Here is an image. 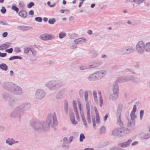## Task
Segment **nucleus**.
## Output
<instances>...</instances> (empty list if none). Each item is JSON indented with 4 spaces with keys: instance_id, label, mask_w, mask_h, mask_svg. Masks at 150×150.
I'll return each mask as SVG.
<instances>
[{
    "instance_id": "20e7f679",
    "label": "nucleus",
    "mask_w": 150,
    "mask_h": 150,
    "mask_svg": "<svg viewBox=\"0 0 150 150\" xmlns=\"http://www.w3.org/2000/svg\"><path fill=\"white\" fill-rule=\"evenodd\" d=\"M135 50L139 54H144L146 52L144 42L142 40L138 41L136 45Z\"/></svg>"
},
{
    "instance_id": "c756f323",
    "label": "nucleus",
    "mask_w": 150,
    "mask_h": 150,
    "mask_svg": "<svg viewBox=\"0 0 150 150\" xmlns=\"http://www.w3.org/2000/svg\"><path fill=\"white\" fill-rule=\"evenodd\" d=\"M100 64L98 63H95L93 64L90 65H87V69H91L93 68H95L99 66L100 65Z\"/></svg>"
},
{
    "instance_id": "ddd939ff",
    "label": "nucleus",
    "mask_w": 150,
    "mask_h": 150,
    "mask_svg": "<svg viewBox=\"0 0 150 150\" xmlns=\"http://www.w3.org/2000/svg\"><path fill=\"white\" fill-rule=\"evenodd\" d=\"M57 85V83L54 81H50L47 82L45 84V86L50 90L56 87Z\"/></svg>"
},
{
    "instance_id": "f257e3e1",
    "label": "nucleus",
    "mask_w": 150,
    "mask_h": 150,
    "mask_svg": "<svg viewBox=\"0 0 150 150\" xmlns=\"http://www.w3.org/2000/svg\"><path fill=\"white\" fill-rule=\"evenodd\" d=\"M57 125V118L54 112L49 113L45 121L33 122L31 124L33 129L39 132L46 131L49 129L50 127H54Z\"/></svg>"
},
{
    "instance_id": "a18cd8bd",
    "label": "nucleus",
    "mask_w": 150,
    "mask_h": 150,
    "mask_svg": "<svg viewBox=\"0 0 150 150\" xmlns=\"http://www.w3.org/2000/svg\"><path fill=\"white\" fill-rule=\"evenodd\" d=\"M70 120L72 124L74 125H76L78 124V122L75 120V118L70 119Z\"/></svg>"
},
{
    "instance_id": "a211bd4d",
    "label": "nucleus",
    "mask_w": 150,
    "mask_h": 150,
    "mask_svg": "<svg viewBox=\"0 0 150 150\" xmlns=\"http://www.w3.org/2000/svg\"><path fill=\"white\" fill-rule=\"evenodd\" d=\"M120 128L114 129L112 130L111 134L114 136H120Z\"/></svg>"
},
{
    "instance_id": "6e6d98bb",
    "label": "nucleus",
    "mask_w": 150,
    "mask_h": 150,
    "mask_svg": "<svg viewBox=\"0 0 150 150\" xmlns=\"http://www.w3.org/2000/svg\"><path fill=\"white\" fill-rule=\"evenodd\" d=\"M11 8L12 10H14L16 11V13H18V8L16 7L15 6H13Z\"/></svg>"
},
{
    "instance_id": "0e129e2a",
    "label": "nucleus",
    "mask_w": 150,
    "mask_h": 150,
    "mask_svg": "<svg viewBox=\"0 0 150 150\" xmlns=\"http://www.w3.org/2000/svg\"><path fill=\"white\" fill-rule=\"evenodd\" d=\"M6 55V53H2L0 52V57H5Z\"/></svg>"
},
{
    "instance_id": "2eb2a0df",
    "label": "nucleus",
    "mask_w": 150,
    "mask_h": 150,
    "mask_svg": "<svg viewBox=\"0 0 150 150\" xmlns=\"http://www.w3.org/2000/svg\"><path fill=\"white\" fill-rule=\"evenodd\" d=\"M30 103H25L18 106L22 112L23 110H27L30 108Z\"/></svg>"
},
{
    "instance_id": "de8ad7c7",
    "label": "nucleus",
    "mask_w": 150,
    "mask_h": 150,
    "mask_svg": "<svg viewBox=\"0 0 150 150\" xmlns=\"http://www.w3.org/2000/svg\"><path fill=\"white\" fill-rule=\"evenodd\" d=\"M14 51L17 53H20L21 51L20 48L18 47H15L14 49Z\"/></svg>"
},
{
    "instance_id": "13d9d810",
    "label": "nucleus",
    "mask_w": 150,
    "mask_h": 150,
    "mask_svg": "<svg viewBox=\"0 0 150 150\" xmlns=\"http://www.w3.org/2000/svg\"><path fill=\"white\" fill-rule=\"evenodd\" d=\"M92 121L93 123V127L94 129L96 128V125L95 123V120L94 118L92 119Z\"/></svg>"
},
{
    "instance_id": "f03ea898",
    "label": "nucleus",
    "mask_w": 150,
    "mask_h": 150,
    "mask_svg": "<svg viewBox=\"0 0 150 150\" xmlns=\"http://www.w3.org/2000/svg\"><path fill=\"white\" fill-rule=\"evenodd\" d=\"M135 127V123L134 122L128 121L127 128L121 127L120 128V136H125L129 134Z\"/></svg>"
},
{
    "instance_id": "aec40b11",
    "label": "nucleus",
    "mask_w": 150,
    "mask_h": 150,
    "mask_svg": "<svg viewBox=\"0 0 150 150\" xmlns=\"http://www.w3.org/2000/svg\"><path fill=\"white\" fill-rule=\"evenodd\" d=\"M86 38H80L74 40V42L76 44H82L86 42Z\"/></svg>"
},
{
    "instance_id": "4be33fe9",
    "label": "nucleus",
    "mask_w": 150,
    "mask_h": 150,
    "mask_svg": "<svg viewBox=\"0 0 150 150\" xmlns=\"http://www.w3.org/2000/svg\"><path fill=\"white\" fill-rule=\"evenodd\" d=\"M6 142L9 145H12L13 144L18 143V142L17 141H15L12 138H8L6 141Z\"/></svg>"
},
{
    "instance_id": "4468645a",
    "label": "nucleus",
    "mask_w": 150,
    "mask_h": 150,
    "mask_svg": "<svg viewBox=\"0 0 150 150\" xmlns=\"http://www.w3.org/2000/svg\"><path fill=\"white\" fill-rule=\"evenodd\" d=\"M97 79H101L105 76L106 71L105 70H101L95 72Z\"/></svg>"
},
{
    "instance_id": "cd10ccee",
    "label": "nucleus",
    "mask_w": 150,
    "mask_h": 150,
    "mask_svg": "<svg viewBox=\"0 0 150 150\" xmlns=\"http://www.w3.org/2000/svg\"><path fill=\"white\" fill-rule=\"evenodd\" d=\"M64 95L63 91H61L58 93L56 95V97L57 99H59L61 98Z\"/></svg>"
},
{
    "instance_id": "5fc2aeb1",
    "label": "nucleus",
    "mask_w": 150,
    "mask_h": 150,
    "mask_svg": "<svg viewBox=\"0 0 150 150\" xmlns=\"http://www.w3.org/2000/svg\"><path fill=\"white\" fill-rule=\"evenodd\" d=\"M121 117H120V118H118L117 123V124H119L120 126H121L122 125L123 123L121 120Z\"/></svg>"
},
{
    "instance_id": "864d4df0",
    "label": "nucleus",
    "mask_w": 150,
    "mask_h": 150,
    "mask_svg": "<svg viewBox=\"0 0 150 150\" xmlns=\"http://www.w3.org/2000/svg\"><path fill=\"white\" fill-rule=\"evenodd\" d=\"M35 20L37 22H41L42 21V18L40 17H36L35 18Z\"/></svg>"
},
{
    "instance_id": "a878e982",
    "label": "nucleus",
    "mask_w": 150,
    "mask_h": 150,
    "mask_svg": "<svg viewBox=\"0 0 150 150\" xmlns=\"http://www.w3.org/2000/svg\"><path fill=\"white\" fill-rule=\"evenodd\" d=\"M145 52H150V41L145 43Z\"/></svg>"
},
{
    "instance_id": "09e8293b",
    "label": "nucleus",
    "mask_w": 150,
    "mask_h": 150,
    "mask_svg": "<svg viewBox=\"0 0 150 150\" xmlns=\"http://www.w3.org/2000/svg\"><path fill=\"white\" fill-rule=\"evenodd\" d=\"M74 112H75V114L76 115V118L77 120L78 121L80 120V117H79V115L78 112V110H74Z\"/></svg>"
},
{
    "instance_id": "ea45409f",
    "label": "nucleus",
    "mask_w": 150,
    "mask_h": 150,
    "mask_svg": "<svg viewBox=\"0 0 150 150\" xmlns=\"http://www.w3.org/2000/svg\"><path fill=\"white\" fill-rule=\"evenodd\" d=\"M144 0H134V3L137 4L142 3Z\"/></svg>"
},
{
    "instance_id": "9d476101",
    "label": "nucleus",
    "mask_w": 150,
    "mask_h": 150,
    "mask_svg": "<svg viewBox=\"0 0 150 150\" xmlns=\"http://www.w3.org/2000/svg\"><path fill=\"white\" fill-rule=\"evenodd\" d=\"M79 108V109L80 111V114L81 115V118L82 119L84 125L85 127L87 128L88 127L87 124V122H86V119L85 118V116H84L83 112L82 111V109L81 107V103L79 102L78 103Z\"/></svg>"
},
{
    "instance_id": "6ab92c4d",
    "label": "nucleus",
    "mask_w": 150,
    "mask_h": 150,
    "mask_svg": "<svg viewBox=\"0 0 150 150\" xmlns=\"http://www.w3.org/2000/svg\"><path fill=\"white\" fill-rule=\"evenodd\" d=\"M137 110V107L135 105H134L133 106V107L132 110L130 114V116L132 120H134L135 119L137 116L135 115V112Z\"/></svg>"
},
{
    "instance_id": "052dcab7",
    "label": "nucleus",
    "mask_w": 150,
    "mask_h": 150,
    "mask_svg": "<svg viewBox=\"0 0 150 150\" xmlns=\"http://www.w3.org/2000/svg\"><path fill=\"white\" fill-rule=\"evenodd\" d=\"M13 49L12 48H10L7 50H6L5 51L8 53H11L13 51Z\"/></svg>"
},
{
    "instance_id": "603ef678",
    "label": "nucleus",
    "mask_w": 150,
    "mask_h": 150,
    "mask_svg": "<svg viewBox=\"0 0 150 150\" xmlns=\"http://www.w3.org/2000/svg\"><path fill=\"white\" fill-rule=\"evenodd\" d=\"M96 121L97 124H99L100 122V119L99 115L97 114L96 115Z\"/></svg>"
},
{
    "instance_id": "4d7b16f0",
    "label": "nucleus",
    "mask_w": 150,
    "mask_h": 150,
    "mask_svg": "<svg viewBox=\"0 0 150 150\" xmlns=\"http://www.w3.org/2000/svg\"><path fill=\"white\" fill-rule=\"evenodd\" d=\"M144 111L143 110H141L140 112V117L141 120L142 119Z\"/></svg>"
},
{
    "instance_id": "6e6552de",
    "label": "nucleus",
    "mask_w": 150,
    "mask_h": 150,
    "mask_svg": "<svg viewBox=\"0 0 150 150\" xmlns=\"http://www.w3.org/2000/svg\"><path fill=\"white\" fill-rule=\"evenodd\" d=\"M45 95L44 91L42 89H38L35 92L34 97L36 99H41L43 98Z\"/></svg>"
},
{
    "instance_id": "f3484780",
    "label": "nucleus",
    "mask_w": 150,
    "mask_h": 150,
    "mask_svg": "<svg viewBox=\"0 0 150 150\" xmlns=\"http://www.w3.org/2000/svg\"><path fill=\"white\" fill-rule=\"evenodd\" d=\"M18 28L19 30L25 32L31 30L32 28V27L30 26L20 25L18 27Z\"/></svg>"
},
{
    "instance_id": "0eeeda50",
    "label": "nucleus",
    "mask_w": 150,
    "mask_h": 150,
    "mask_svg": "<svg viewBox=\"0 0 150 150\" xmlns=\"http://www.w3.org/2000/svg\"><path fill=\"white\" fill-rule=\"evenodd\" d=\"M134 49L132 46H126L121 49V53L123 55H126L132 53L134 52Z\"/></svg>"
},
{
    "instance_id": "473e14b6",
    "label": "nucleus",
    "mask_w": 150,
    "mask_h": 150,
    "mask_svg": "<svg viewBox=\"0 0 150 150\" xmlns=\"http://www.w3.org/2000/svg\"><path fill=\"white\" fill-rule=\"evenodd\" d=\"M106 131V128L104 126H102L99 130V133L100 134H104Z\"/></svg>"
},
{
    "instance_id": "e2e57ef3",
    "label": "nucleus",
    "mask_w": 150,
    "mask_h": 150,
    "mask_svg": "<svg viewBox=\"0 0 150 150\" xmlns=\"http://www.w3.org/2000/svg\"><path fill=\"white\" fill-rule=\"evenodd\" d=\"M93 98L95 102L96 103L98 102V99L97 96H93Z\"/></svg>"
},
{
    "instance_id": "3c124183",
    "label": "nucleus",
    "mask_w": 150,
    "mask_h": 150,
    "mask_svg": "<svg viewBox=\"0 0 150 150\" xmlns=\"http://www.w3.org/2000/svg\"><path fill=\"white\" fill-rule=\"evenodd\" d=\"M55 21L54 19L52 18V19H49L48 21V23L49 24H53L55 22Z\"/></svg>"
},
{
    "instance_id": "dca6fc26",
    "label": "nucleus",
    "mask_w": 150,
    "mask_h": 150,
    "mask_svg": "<svg viewBox=\"0 0 150 150\" xmlns=\"http://www.w3.org/2000/svg\"><path fill=\"white\" fill-rule=\"evenodd\" d=\"M130 79V77L129 76L121 77L117 78L116 81L118 83H122L128 81Z\"/></svg>"
},
{
    "instance_id": "412c9836",
    "label": "nucleus",
    "mask_w": 150,
    "mask_h": 150,
    "mask_svg": "<svg viewBox=\"0 0 150 150\" xmlns=\"http://www.w3.org/2000/svg\"><path fill=\"white\" fill-rule=\"evenodd\" d=\"M132 142V139H129L126 142L120 144V145L121 147L123 148H126L129 146Z\"/></svg>"
},
{
    "instance_id": "1a4fd4ad",
    "label": "nucleus",
    "mask_w": 150,
    "mask_h": 150,
    "mask_svg": "<svg viewBox=\"0 0 150 150\" xmlns=\"http://www.w3.org/2000/svg\"><path fill=\"white\" fill-rule=\"evenodd\" d=\"M39 38L41 40L46 41L54 39L55 38V36L53 35L44 33L41 35Z\"/></svg>"
},
{
    "instance_id": "79ce46f5",
    "label": "nucleus",
    "mask_w": 150,
    "mask_h": 150,
    "mask_svg": "<svg viewBox=\"0 0 150 150\" xmlns=\"http://www.w3.org/2000/svg\"><path fill=\"white\" fill-rule=\"evenodd\" d=\"M121 110L120 109H118L117 110V116L118 117V118H120L121 117Z\"/></svg>"
},
{
    "instance_id": "49530a36",
    "label": "nucleus",
    "mask_w": 150,
    "mask_h": 150,
    "mask_svg": "<svg viewBox=\"0 0 150 150\" xmlns=\"http://www.w3.org/2000/svg\"><path fill=\"white\" fill-rule=\"evenodd\" d=\"M79 68L81 70H84L87 69V65H82Z\"/></svg>"
},
{
    "instance_id": "72a5a7b5",
    "label": "nucleus",
    "mask_w": 150,
    "mask_h": 150,
    "mask_svg": "<svg viewBox=\"0 0 150 150\" xmlns=\"http://www.w3.org/2000/svg\"><path fill=\"white\" fill-rule=\"evenodd\" d=\"M123 73L127 72L129 74H134L135 73L134 71L132 69H125L123 71Z\"/></svg>"
},
{
    "instance_id": "338daca9",
    "label": "nucleus",
    "mask_w": 150,
    "mask_h": 150,
    "mask_svg": "<svg viewBox=\"0 0 150 150\" xmlns=\"http://www.w3.org/2000/svg\"><path fill=\"white\" fill-rule=\"evenodd\" d=\"M70 119L72 118H75L74 114L73 112H71L69 114Z\"/></svg>"
},
{
    "instance_id": "c03bdc74",
    "label": "nucleus",
    "mask_w": 150,
    "mask_h": 150,
    "mask_svg": "<svg viewBox=\"0 0 150 150\" xmlns=\"http://www.w3.org/2000/svg\"><path fill=\"white\" fill-rule=\"evenodd\" d=\"M85 138V137L83 134L81 133L80 134V136L79 141L80 142H81L83 141V140Z\"/></svg>"
},
{
    "instance_id": "774afa93",
    "label": "nucleus",
    "mask_w": 150,
    "mask_h": 150,
    "mask_svg": "<svg viewBox=\"0 0 150 150\" xmlns=\"http://www.w3.org/2000/svg\"><path fill=\"white\" fill-rule=\"evenodd\" d=\"M138 144V141H135L133 142L132 144L131 145L132 146H134Z\"/></svg>"
},
{
    "instance_id": "bf43d9fd",
    "label": "nucleus",
    "mask_w": 150,
    "mask_h": 150,
    "mask_svg": "<svg viewBox=\"0 0 150 150\" xmlns=\"http://www.w3.org/2000/svg\"><path fill=\"white\" fill-rule=\"evenodd\" d=\"M34 3L33 2L30 3L27 6V7L28 8H30L34 5Z\"/></svg>"
},
{
    "instance_id": "f8f14e48",
    "label": "nucleus",
    "mask_w": 150,
    "mask_h": 150,
    "mask_svg": "<svg viewBox=\"0 0 150 150\" xmlns=\"http://www.w3.org/2000/svg\"><path fill=\"white\" fill-rule=\"evenodd\" d=\"M13 83L8 81H5L3 82L1 86L3 88L10 91Z\"/></svg>"
},
{
    "instance_id": "c9c22d12",
    "label": "nucleus",
    "mask_w": 150,
    "mask_h": 150,
    "mask_svg": "<svg viewBox=\"0 0 150 150\" xmlns=\"http://www.w3.org/2000/svg\"><path fill=\"white\" fill-rule=\"evenodd\" d=\"M66 36V34L64 32H60L59 34V38L60 39H62Z\"/></svg>"
},
{
    "instance_id": "bb28decb",
    "label": "nucleus",
    "mask_w": 150,
    "mask_h": 150,
    "mask_svg": "<svg viewBox=\"0 0 150 150\" xmlns=\"http://www.w3.org/2000/svg\"><path fill=\"white\" fill-rule=\"evenodd\" d=\"M19 15L21 17L23 18H25L27 16V13L24 10H21L19 13Z\"/></svg>"
},
{
    "instance_id": "f704fd0d",
    "label": "nucleus",
    "mask_w": 150,
    "mask_h": 150,
    "mask_svg": "<svg viewBox=\"0 0 150 150\" xmlns=\"http://www.w3.org/2000/svg\"><path fill=\"white\" fill-rule=\"evenodd\" d=\"M22 59V57L20 56H13L11 57L9 59L10 60H12L14 59Z\"/></svg>"
},
{
    "instance_id": "9b49d317",
    "label": "nucleus",
    "mask_w": 150,
    "mask_h": 150,
    "mask_svg": "<svg viewBox=\"0 0 150 150\" xmlns=\"http://www.w3.org/2000/svg\"><path fill=\"white\" fill-rule=\"evenodd\" d=\"M21 112L19 107L17 106L10 113L9 116L11 117H16Z\"/></svg>"
},
{
    "instance_id": "37998d69",
    "label": "nucleus",
    "mask_w": 150,
    "mask_h": 150,
    "mask_svg": "<svg viewBox=\"0 0 150 150\" xmlns=\"http://www.w3.org/2000/svg\"><path fill=\"white\" fill-rule=\"evenodd\" d=\"M103 104V100L101 95H100L99 97V105L100 107H101Z\"/></svg>"
},
{
    "instance_id": "8fccbe9b",
    "label": "nucleus",
    "mask_w": 150,
    "mask_h": 150,
    "mask_svg": "<svg viewBox=\"0 0 150 150\" xmlns=\"http://www.w3.org/2000/svg\"><path fill=\"white\" fill-rule=\"evenodd\" d=\"M109 150H124V149L118 148L116 146H114L109 149Z\"/></svg>"
},
{
    "instance_id": "680f3d73",
    "label": "nucleus",
    "mask_w": 150,
    "mask_h": 150,
    "mask_svg": "<svg viewBox=\"0 0 150 150\" xmlns=\"http://www.w3.org/2000/svg\"><path fill=\"white\" fill-rule=\"evenodd\" d=\"M6 11L5 8L4 7H2V8L1 9V12L3 13H4Z\"/></svg>"
},
{
    "instance_id": "c85d7f7f",
    "label": "nucleus",
    "mask_w": 150,
    "mask_h": 150,
    "mask_svg": "<svg viewBox=\"0 0 150 150\" xmlns=\"http://www.w3.org/2000/svg\"><path fill=\"white\" fill-rule=\"evenodd\" d=\"M9 46L10 43H6L3 44L0 46V50H3L8 48L9 47Z\"/></svg>"
},
{
    "instance_id": "e433bc0d",
    "label": "nucleus",
    "mask_w": 150,
    "mask_h": 150,
    "mask_svg": "<svg viewBox=\"0 0 150 150\" xmlns=\"http://www.w3.org/2000/svg\"><path fill=\"white\" fill-rule=\"evenodd\" d=\"M3 98L6 100H9V97L8 95L6 93H4L2 95Z\"/></svg>"
},
{
    "instance_id": "7ed1b4c3",
    "label": "nucleus",
    "mask_w": 150,
    "mask_h": 150,
    "mask_svg": "<svg viewBox=\"0 0 150 150\" xmlns=\"http://www.w3.org/2000/svg\"><path fill=\"white\" fill-rule=\"evenodd\" d=\"M84 99L85 102H86V116L87 120L89 124H91V118L90 112V107L89 103L88 101V91H86L84 95Z\"/></svg>"
},
{
    "instance_id": "423d86ee",
    "label": "nucleus",
    "mask_w": 150,
    "mask_h": 150,
    "mask_svg": "<svg viewBox=\"0 0 150 150\" xmlns=\"http://www.w3.org/2000/svg\"><path fill=\"white\" fill-rule=\"evenodd\" d=\"M10 92L14 95H19L23 93V90L21 87L13 83Z\"/></svg>"
},
{
    "instance_id": "a19ab883",
    "label": "nucleus",
    "mask_w": 150,
    "mask_h": 150,
    "mask_svg": "<svg viewBox=\"0 0 150 150\" xmlns=\"http://www.w3.org/2000/svg\"><path fill=\"white\" fill-rule=\"evenodd\" d=\"M72 104L73 105L74 111L77 110V108L76 107V101L74 100H73L72 101Z\"/></svg>"
},
{
    "instance_id": "b1692460",
    "label": "nucleus",
    "mask_w": 150,
    "mask_h": 150,
    "mask_svg": "<svg viewBox=\"0 0 150 150\" xmlns=\"http://www.w3.org/2000/svg\"><path fill=\"white\" fill-rule=\"evenodd\" d=\"M118 94L113 93L109 96V99L111 100H115L118 98Z\"/></svg>"
},
{
    "instance_id": "5701e85b",
    "label": "nucleus",
    "mask_w": 150,
    "mask_h": 150,
    "mask_svg": "<svg viewBox=\"0 0 150 150\" xmlns=\"http://www.w3.org/2000/svg\"><path fill=\"white\" fill-rule=\"evenodd\" d=\"M112 91L113 93H115L118 94V86L117 83L115 82L113 84Z\"/></svg>"
},
{
    "instance_id": "2f4dec72",
    "label": "nucleus",
    "mask_w": 150,
    "mask_h": 150,
    "mask_svg": "<svg viewBox=\"0 0 150 150\" xmlns=\"http://www.w3.org/2000/svg\"><path fill=\"white\" fill-rule=\"evenodd\" d=\"M129 77H130V79L129 80H132V81L134 83H137L139 82L140 81L139 79L136 78L133 76H131Z\"/></svg>"
},
{
    "instance_id": "39448f33",
    "label": "nucleus",
    "mask_w": 150,
    "mask_h": 150,
    "mask_svg": "<svg viewBox=\"0 0 150 150\" xmlns=\"http://www.w3.org/2000/svg\"><path fill=\"white\" fill-rule=\"evenodd\" d=\"M23 51L25 53L33 57H35L37 55V51L30 45L25 46L23 48Z\"/></svg>"
},
{
    "instance_id": "58836bf2",
    "label": "nucleus",
    "mask_w": 150,
    "mask_h": 150,
    "mask_svg": "<svg viewBox=\"0 0 150 150\" xmlns=\"http://www.w3.org/2000/svg\"><path fill=\"white\" fill-rule=\"evenodd\" d=\"M91 56L93 57H96L97 55V52L94 51H93L91 52Z\"/></svg>"
},
{
    "instance_id": "7c9ffc66",
    "label": "nucleus",
    "mask_w": 150,
    "mask_h": 150,
    "mask_svg": "<svg viewBox=\"0 0 150 150\" xmlns=\"http://www.w3.org/2000/svg\"><path fill=\"white\" fill-rule=\"evenodd\" d=\"M0 69L5 71L7 70L8 67L6 64L3 63L0 64Z\"/></svg>"
},
{
    "instance_id": "69168bd1",
    "label": "nucleus",
    "mask_w": 150,
    "mask_h": 150,
    "mask_svg": "<svg viewBox=\"0 0 150 150\" xmlns=\"http://www.w3.org/2000/svg\"><path fill=\"white\" fill-rule=\"evenodd\" d=\"M74 137L73 136L70 137L69 139L68 143H70L73 139Z\"/></svg>"
},
{
    "instance_id": "393cba45",
    "label": "nucleus",
    "mask_w": 150,
    "mask_h": 150,
    "mask_svg": "<svg viewBox=\"0 0 150 150\" xmlns=\"http://www.w3.org/2000/svg\"><path fill=\"white\" fill-rule=\"evenodd\" d=\"M97 79L95 73L90 75L88 78V80L91 81H94Z\"/></svg>"
},
{
    "instance_id": "4c0bfd02",
    "label": "nucleus",
    "mask_w": 150,
    "mask_h": 150,
    "mask_svg": "<svg viewBox=\"0 0 150 150\" xmlns=\"http://www.w3.org/2000/svg\"><path fill=\"white\" fill-rule=\"evenodd\" d=\"M68 106L67 103H65L64 104L65 112L66 114L68 113Z\"/></svg>"
}]
</instances>
